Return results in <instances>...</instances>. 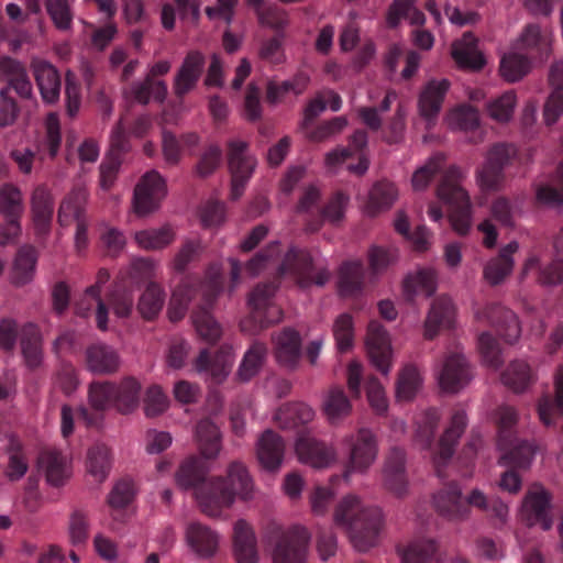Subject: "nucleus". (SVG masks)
Instances as JSON below:
<instances>
[{
	"label": "nucleus",
	"mask_w": 563,
	"mask_h": 563,
	"mask_svg": "<svg viewBox=\"0 0 563 563\" xmlns=\"http://www.w3.org/2000/svg\"><path fill=\"white\" fill-rule=\"evenodd\" d=\"M285 276H289L305 288L311 284L323 286L329 280L330 273L327 269H320L313 274L310 253L295 246L290 247L278 267L277 278L258 284L250 294L247 302L251 313L240 322L242 332L256 334L282 320L283 311L273 303V297L279 287V279Z\"/></svg>",
	"instance_id": "nucleus-1"
},
{
	"label": "nucleus",
	"mask_w": 563,
	"mask_h": 563,
	"mask_svg": "<svg viewBox=\"0 0 563 563\" xmlns=\"http://www.w3.org/2000/svg\"><path fill=\"white\" fill-rule=\"evenodd\" d=\"M207 468L199 457L187 459L176 473L177 484L185 489H195V496L201 511L210 517L221 515L223 508L230 507L235 496L250 498L253 482L246 467L240 462L229 465L228 476L206 479Z\"/></svg>",
	"instance_id": "nucleus-2"
},
{
	"label": "nucleus",
	"mask_w": 563,
	"mask_h": 563,
	"mask_svg": "<svg viewBox=\"0 0 563 563\" xmlns=\"http://www.w3.org/2000/svg\"><path fill=\"white\" fill-rule=\"evenodd\" d=\"M222 288L223 279L219 273L209 274L202 284L197 278H184L173 291L168 306L169 320H181L191 299L201 292L202 301L192 312V323L201 339L210 344L216 343L221 336V327L212 317L210 309Z\"/></svg>",
	"instance_id": "nucleus-3"
},
{
	"label": "nucleus",
	"mask_w": 563,
	"mask_h": 563,
	"mask_svg": "<svg viewBox=\"0 0 563 563\" xmlns=\"http://www.w3.org/2000/svg\"><path fill=\"white\" fill-rule=\"evenodd\" d=\"M334 521L347 531L354 548L364 552L377 543L383 517L379 508L364 506L357 496L347 495L338 505Z\"/></svg>",
	"instance_id": "nucleus-4"
},
{
	"label": "nucleus",
	"mask_w": 563,
	"mask_h": 563,
	"mask_svg": "<svg viewBox=\"0 0 563 563\" xmlns=\"http://www.w3.org/2000/svg\"><path fill=\"white\" fill-rule=\"evenodd\" d=\"M465 173L456 165L442 172L435 192L448 207L449 221L455 232L465 235L472 224V206L467 191L462 187Z\"/></svg>",
	"instance_id": "nucleus-5"
},
{
	"label": "nucleus",
	"mask_w": 563,
	"mask_h": 563,
	"mask_svg": "<svg viewBox=\"0 0 563 563\" xmlns=\"http://www.w3.org/2000/svg\"><path fill=\"white\" fill-rule=\"evenodd\" d=\"M262 539L272 551L273 563H306L310 534L305 527L285 528L269 521L263 529Z\"/></svg>",
	"instance_id": "nucleus-6"
},
{
	"label": "nucleus",
	"mask_w": 563,
	"mask_h": 563,
	"mask_svg": "<svg viewBox=\"0 0 563 563\" xmlns=\"http://www.w3.org/2000/svg\"><path fill=\"white\" fill-rule=\"evenodd\" d=\"M498 422V449L503 452L501 459L515 468H528L536 453L532 443L519 440L512 428L518 421L516 409L509 405L498 407L496 411Z\"/></svg>",
	"instance_id": "nucleus-7"
},
{
	"label": "nucleus",
	"mask_w": 563,
	"mask_h": 563,
	"mask_svg": "<svg viewBox=\"0 0 563 563\" xmlns=\"http://www.w3.org/2000/svg\"><path fill=\"white\" fill-rule=\"evenodd\" d=\"M520 163L518 148L509 143H496L486 154V161L477 172L481 186L487 190H498L506 181L508 168Z\"/></svg>",
	"instance_id": "nucleus-8"
},
{
	"label": "nucleus",
	"mask_w": 563,
	"mask_h": 563,
	"mask_svg": "<svg viewBox=\"0 0 563 563\" xmlns=\"http://www.w3.org/2000/svg\"><path fill=\"white\" fill-rule=\"evenodd\" d=\"M88 192L84 187H75L62 201L58 210V222L63 227L76 222L75 247L80 254L88 245V220L85 206Z\"/></svg>",
	"instance_id": "nucleus-9"
},
{
	"label": "nucleus",
	"mask_w": 563,
	"mask_h": 563,
	"mask_svg": "<svg viewBox=\"0 0 563 563\" xmlns=\"http://www.w3.org/2000/svg\"><path fill=\"white\" fill-rule=\"evenodd\" d=\"M227 158L231 175V199L238 200L253 176L256 159L249 153V144L241 140L228 141Z\"/></svg>",
	"instance_id": "nucleus-10"
},
{
	"label": "nucleus",
	"mask_w": 563,
	"mask_h": 563,
	"mask_svg": "<svg viewBox=\"0 0 563 563\" xmlns=\"http://www.w3.org/2000/svg\"><path fill=\"white\" fill-rule=\"evenodd\" d=\"M344 443L349 449V460L342 477L347 482L352 473H365L369 468L376 460L378 448L375 434L366 428L347 435Z\"/></svg>",
	"instance_id": "nucleus-11"
},
{
	"label": "nucleus",
	"mask_w": 563,
	"mask_h": 563,
	"mask_svg": "<svg viewBox=\"0 0 563 563\" xmlns=\"http://www.w3.org/2000/svg\"><path fill=\"white\" fill-rule=\"evenodd\" d=\"M114 383L110 380H95L88 388V401L90 408L79 407L77 417L87 427L99 428L104 419V412L114 408Z\"/></svg>",
	"instance_id": "nucleus-12"
},
{
	"label": "nucleus",
	"mask_w": 563,
	"mask_h": 563,
	"mask_svg": "<svg viewBox=\"0 0 563 563\" xmlns=\"http://www.w3.org/2000/svg\"><path fill=\"white\" fill-rule=\"evenodd\" d=\"M23 211L21 191L12 184H4L0 188V212L4 223L0 225V245L13 241L20 233V218Z\"/></svg>",
	"instance_id": "nucleus-13"
},
{
	"label": "nucleus",
	"mask_w": 563,
	"mask_h": 563,
	"mask_svg": "<svg viewBox=\"0 0 563 563\" xmlns=\"http://www.w3.org/2000/svg\"><path fill=\"white\" fill-rule=\"evenodd\" d=\"M475 317L478 321L493 327L508 344H514L520 336L521 328L518 317L498 302L487 303L476 311Z\"/></svg>",
	"instance_id": "nucleus-14"
},
{
	"label": "nucleus",
	"mask_w": 563,
	"mask_h": 563,
	"mask_svg": "<svg viewBox=\"0 0 563 563\" xmlns=\"http://www.w3.org/2000/svg\"><path fill=\"white\" fill-rule=\"evenodd\" d=\"M166 194V184L156 170L147 172L134 189L133 206L137 214L154 211Z\"/></svg>",
	"instance_id": "nucleus-15"
},
{
	"label": "nucleus",
	"mask_w": 563,
	"mask_h": 563,
	"mask_svg": "<svg viewBox=\"0 0 563 563\" xmlns=\"http://www.w3.org/2000/svg\"><path fill=\"white\" fill-rule=\"evenodd\" d=\"M433 504L441 517L453 522L467 519L472 506L468 497L463 498L461 487L455 482L449 483L434 494Z\"/></svg>",
	"instance_id": "nucleus-16"
},
{
	"label": "nucleus",
	"mask_w": 563,
	"mask_h": 563,
	"mask_svg": "<svg viewBox=\"0 0 563 563\" xmlns=\"http://www.w3.org/2000/svg\"><path fill=\"white\" fill-rule=\"evenodd\" d=\"M467 426L466 413L463 409L454 410L450 426L439 440L438 450L433 455V464L439 477H443L442 467L451 460L454 454L455 445L464 433Z\"/></svg>",
	"instance_id": "nucleus-17"
},
{
	"label": "nucleus",
	"mask_w": 563,
	"mask_h": 563,
	"mask_svg": "<svg viewBox=\"0 0 563 563\" xmlns=\"http://www.w3.org/2000/svg\"><path fill=\"white\" fill-rule=\"evenodd\" d=\"M0 78L5 82L1 89L12 90L23 100L34 98L33 85L25 65L11 56L0 57Z\"/></svg>",
	"instance_id": "nucleus-18"
},
{
	"label": "nucleus",
	"mask_w": 563,
	"mask_h": 563,
	"mask_svg": "<svg viewBox=\"0 0 563 563\" xmlns=\"http://www.w3.org/2000/svg\"><path fill=\"white\" fill-rule=\"evenodd\" d=\"M273 352L276 362L289 369L297 367L302 355V339L300 333L286 327L272 336Z\"/></svg>",
	"instance_id": "nucleus-19"
},
{
	"label": "nucleus",
	"mask_w": 563,
	"mask_h": 563,
	"mask_svg": "<svg viewBox=\"0 0 563 563\" xmlns=\"http://www.w3.org/2000/svg\"><path fill=\"white\" fill-rule=\"evenodd\" d=\"M205 65L206 58L202 53L199 51L187 53L173 82V90L178 99H183L197 87Z\"/></svg>",
	"instance_id": "nucleus-20"
},
{
	"label": "nucleus",
	"mask_w": 563,
	"mask_h": 563,
	"mask_svg": "<svg viewBox=\"0 0 563 563\" xmlns=\"http://www.w3.org/2000/svg\"><path fill=\"white\" fill-rule=\"evenodd\" d=\"M366 349L372 364L383 375L390 369V340L387 331L378 321H371L367 328Z\"/></svg>",
	"instance_id": "nucleus-21"
},
{
	"label": "nucleus",
	"mask_w": 563,
	"mask_h": 563,
	"mask_svg": "<svg viewBox=\"0 0 563 563\" xmlns=\"http://www.w3.org/2000/svg\"><path fill=\"white\" fill-rule=\"evenodd\" d=\"M471 369L460 352L449 353L439 373V384L444 391L456 393L471 380Z\"/></svg>",
	"instance_id": "nucleus-22"
},
{
	"label": "nucleus",
	"mask_w": 563,
	"mask_h": 563,
	"mask_svg": "<svg viewBox=\"0 0 563 563\" xmlns=\"http://www.w3.org/2000/svg\"><path fill=\"white\" fill-rule=\"evenodd\" d=\"M31 69L42 101L47 106L56 104L60 97L62 79L54 65L44 59H33Z\"/></svg>",
	"instance_id": "nucleus-23"
},
{
	"label": "nucleus",
	"mask_w": 563,
	"mask_h": 563,
	"mask_svg": "<svg viewBox=\"0 0 563 563\" xmlns=\"http://www.w3.org/2000/svg\"><path fill=\"white\" fill-rule=\"evenodd\" d=\"M296 452L301 462L314 468L327 467L335 460L334 449L309 433L299 435L296 441Z\"/></svg>",
	"instance_id": "nucleus-24"
},
{
	"label": "nucleus",
	"mask_w": 563,
	"mask_h": 563,
	"mask_svg": "<svg viewBox=\"0 0 563 563\" xmlns=\"http://www.w3.org/2000/svg\"><path fill=\"white\" fill-rule=\"evenodd\" d=\"M455 318V307L448 296L437 297L430 307L424 321V338L432 340L443 329L453 325Z\"/></svg>",
	"instance_id": "nucleus-25"
},
{
	"label": "nucleus",
	"mask_w": 563,
	"mask_h": 563,
	"mask_svg": "<svg viewBox=\"0 0 563 563\" xmlns=\"http://www.w3.org/2000/svg\"><path fill=\"white\" fill-rule=\"evenodd\" d=\"M86 368L96 375H111L120 367V356L110 345L93 343L85 351Z\"/></svg>",
	"instance_id": "nucleus-26"
},
{
	"label": "nucleus",
	"mask_w": 563,
	"mask_h": 563,
	"mask_svg": "<svg viewBox=\"0 0 563 563\" xmlns=\"http://www.w3.org/2000/svg\"><path fill=\"white\" fill-rule=\"evenodd\" d=\"M232 362V347L222 345L213 356L208 350H202L196 360L195 367L200 373L210 374L213 383L220 384L227 377Z\"/></svg>",
	"instance_id": "nucleus-27"
},
{
	"label": "nucleus",
	"mask_w": 563,
	"mask_h": 563,
	"mask_svg": "<svg viewBox=\"0 0 563 563\" xmlns=\"http://www.w3.org/2000/svg\"><path fill=\"white\" fill-rule=\"evenodd\" d=\"M384 484L397 496L407 492L406 452L402 449L393 448L389 451L384 467Z\"/></svg>",
	"instance_id": "nucleus-28"
},
{
	"label": "nucleus",
	"mask_w": 563,
	"mask_h": 563,
	"mask_svg": "<svg viewBox=\"0 0 563 563\" xmlns=\"http://www.w3.org/2000/svg\"><path fill=\"white\" fill-rule=\"evenodd\" d=\"M449 88L450 81L448 79H432L422 89L418 107L420 115L428 122V128L437 119Z\"/></svg>",
	"instance_id": "nucleus-29"
},
{
	"label": "nucleus",
	"mask_w": 563,
	"mask_h": 563,
	"mask_svg": "<svg viewBox=\"0 0 563 563\" xmlns=\"http://www.w3.org/2000/svg\"><path fill=\"white\" fill-rule=\"evenodd\" d=\"M550 500L549 493L542 487L536 486L527 494L523 503L529 523H539L544 531L552 527V518L549 515Z\"/></svg>",
	"instance_id": "nucleus-30"
},
{
	"label": "nucleus",
	"mask_w": 563,
	"mask_h": 563,
	"mask_svg": "<svg viewBox=\"0 0 563 563\" xmlns=\"http://www.w3.org/2000/svg\"><path fill=\"white\" fill-rule=\"evenodd\" d=\"M285 443L274 431L266 430L257 441L256 455L267 471L277 470L284 459Z\"/></svg>",
	"instance_id": "nucleus-31"
},
{
	"label": "nucleus",
	"mask_w": 563,
	"mask_h": 563,
	"mask_svg": "<svg viewBox=\"0 0 563 563\" xmlns=\"http://www.w3.org/2000/svg\"><path fill=\"white\" fill-rule=\"evenodd\" d=\"M186 541L196 554L210 558L218 549L219 538L210 527L195 521L187 526Z\"/></svg>",
	"instance_id": "nucleus-32"
},
{
	"label": "nucleus",
	"mask_w": 563,
	"mask_h": 563,
	"mask_svg": "<svg viewBox=\"0 0 563 563\" xmlns=\"http://www.w3.org/2000/svg\"><path fill=\"white\" fill-rule=\"evenodd\" d=\"M452 57L463 68L477 70L485 65V58L477 49V38L471 32L453 44Z\"/></svg>",
	"instance_id": "nucleus-33"
},
{
	"label": "nucleus",
	"mask_w": 563,
	"mask_h": 563,
	"mask_svg": "<svg viewBox=\"0 0 563 563\" xmlns=\"http://www.w3.org/2000/svg\"><path fill=\"white\" fill-rule=\"evenodd\" d=\"M518 243L512 241L504 246L498 255L484 267V277L490 285L500 284L512 271V255L518 251Z\"/></svg>",
	"instance_id": "nucleus-34"
},
{
	"label": "nucleus",
	"mask_w": 563,
	"mask_h": 563,
	"mask_svg": "<svg viewBox=\"0 0 563 563\" xmlns=\"http://www.w3.org/2000/svg\"><path fill=\"white\" fill-rule=\"evenodd\" d=\"M349 203V196L342 191L334 192L316 218L307 221V230L317 232L322 227L323 222L336 224L341 222L345 214V208Z\"/></svg>",
	"instance_id": "nucleus-35"
},
{
	"label": "nucleus",
	"mask_w": 563,
	"mask_h": 563,
	"mask_svg": "<svg viewBox=\"0 0 563 563\" xmlns=\"http://www.w3.org/2000/svg\"><path fill=\"white\" fill-rule=\"evenodd\" d=\"M538 415L544 426H551L563 415V367L555 375V396L543 395L538 402Z\"/></svg>",
	"instance_id": "nucleus-36"
},
{
	"label": "nucleus",
	"mask_w": 563,
	"mask_h": 563,
	"mask_svg": "<svg viewBox=\"0 0 563 563\" xmlns=\"http://www.w3.org/2000/svg\"><path fill=\"white\" fill-rule=\"evenodd\" d=\"M234 554L238 563H257L258 560L254 532L244 520L234 526Z\"/></svg>",
	"instance_id": "nucleus-37"
},
{
	"label": "nucleus",
	"mask_w": 563,
	"mask_h": 563,
	"mask_svg": "<svg viewBox=\"0 0 563 563\" xmlns=\"http://www.w3.org/2000/svg\"><path fill=\"white\" fill-rule=\"evenodd\" d=\"M517 48L527 51L532 57L543 60L549 57L551 52L550 37L541 32L539 25L529 24L520 35Z\"/></svg>",
	"instance_id": "nucleus-38"
},
{
	"label": "nucleus",
	"mask_w": 563,
	"mask_h": 563,
	"mask_svg": "<svg viewBox=\"0 0 563 563\" xmlns=\"http://www.w3.org/2000/svg\"><path fill=\"white\" fill-rule=\"evenodd\" d=\"M32 211L36 232L46 234L48 232L54 212V203L49 191L38 186L32 195Z\"/></svg>",
	"instance_id": "nucleus-39"
},
{
	"label": "nucleus",
	"mask_w": 563,
	"mask_h": 563,
	"mask_svg": "<svg viewBox=\"0 0 563 563\" xmlns=\"http://www.w3.org/2000/svg\"><path fill=\"white\" fill-rule=\"evenodd\" d=\"M38 465L44 470L47 482L60 486L69 477L66 457L56 450H44L40 453Z\"/></svg>",
	"instance_id": "nucleus-40"
},
{
	"label": "nucleus",
	"mask_w": 563,
	"mask_h": 563,
	"mask_svg": "<svg viewBox=\"0 0 563 563\" xmlns=\"http://www.w3.org/2000/svg\"><path fill=\"white\" fill-rule=\"evenodd\" d=\"M114 409L122 413L133 412L140 404L141 384L134 377H124L120 383H114Z\"/></svg>",
	"instance_id": "nucleus-41"
},
{
	"label": "nucleus",
	"mask_w": 563,
	"mask_h": 563,
	"mask_svg": "<svg viewBox=\"0 0 563 563\" xmlns=\"http://www.w3.org/2000/svg\"><path fill=\"white\" fill-rule=\"evenodd\" d=\"M364 266L361 262H344L339 272V292L342 297L358 295L364 286Z\"/></svg>",
	"instance_id": "nucleus-42"
},
{
	"label": "nucleus",
	"mask_w": 563,
	"mask_h": 563,
	"mask_svg": "<svg viewBox=\"0 0 563 563\" xmlns=\"http://www.w3.org/2000/svg\"><path fill=\"white\" fill-rule=\"evenodd\" d=\"M314 417L312 408L303 402L283 405L275 413V420L283 429H292L307 424Z\"/></svg>",
	"instance_id": "nucleus-43"
},
{
	"label": "nucleus",
	"mask_w": 563,
	"mask_h": 563,
	"mask_svg": "<svg viewBox=\"0 0 563 563\" xmlns=\"http://www.w3.org/2000/svg\"><path fill=\"white\" fill-rule=\"evenodd\" d=\"M62 145V133L58 114L49 112L45 119V134L37 142V155L41 159L46 156L55 158Z\"/></svg>",
	"instance_id": "nucleus-44"
},
{
	"label": "nucleus",
	"mask_w": 563,
	"mask_h": 563,
	"mask_svg": "<svg viewBox=\"0 0 563 563\" xmlns=\"http://www.w3.org/2000/svg\"><path fill=\"white\" fill-rule=\"evenodd\" d=\"M195 438L200 453L206 459H213L221 448L218 427L210 419H202L196 426Z\"/></svg>",
	"instance_id": "nucleus-45"
},
{
	"label": "nucleus",
	"mask_w": 563,
	"mask_h": 563,
	"mask_svg": "<svg viewBox=\"0 0 563 563\" xmlns=\"http://www.w3.org/2000/svg\"><path fill=\"white\" fill-rule=\"evenodd\" d=\"M398 196L396 186L387 180H380L372 187L366 211L369 216H376L378 212L389 209Z\"/></svg>",
	"instance_id": "nucleus-46"
},
{
	"label": "nucleus",
	"mask_w": 563,
	"mask_h": 563,
	"mask_svg": "<svg viewBox=\"0 0 563 563\" xmlns=\"http://www.w3.org/2000/svg\"><path fill=\"white\" fill-rule=\"evenodd\" d=\"M437 289V274L433 269L422 268L404 280V292L407 300H412L418 294L430 297Z\"/></svg>",
	"instance_id": "nucleus-47"
},
{
	"label": "nucleus",
	"mask_w": 563,
	"mask_h": 563,
	"mask_svg": "<svg viewBox=\"0 0 563 563\" xmlns=\"http://www.w3.org/2000/svg\"><path fill=\"white\" fill-rule=\"evenodd\" d=\"M468 503L494 520L495 527H501L507 520L508 506L498 498L488 499L479 489L472 490Z\"/></svg>",
	"instance_id": "nucleus-48"
},
{
	"label": "nucleus",
	"mask_w": 563,
	"mask_h": 563,
	"mask_svg": "<svg viewBox=\"0 0 563 563\" xmlns=\"http://www.w3.org/2000/svg\"><path fill=\"white\" fill-rule=\"evenodd\" d=\"M352 411V405L341 387L329 390L323 401V412L331 424H338Z\"/></svg>",
	"instance_id": "nucleus-49"
},
{
	"label": "nucleus",
	"mask_w": 563,
	"mask_h": 563,
	"mask_svg": "<svg viewBox=\"0 0 563 563\" xmlns=\"http://www.w3.org/2000/svg\"><path fill=\"white\" fill-rule=\"evenodd\" d=\"M267 356V346L261 342H254L245 352L240 364L238 375L242 382L252 379L263 366Z\"/></svg>",
	"instance_id": "nucleus-50"
},
{
	"label": "nucleus",
	"mask_w": 563,
	"mask_h": 563,
	"mask_svg": "<svg viewBox=\"0 0 563 563\" xmlns=\"http://www.w3.org/2000/svg\"><path fill=\"white\" fill-rule=\"evenodd\" d=\"M164 303V289L155 283H150L140 297L137 309L144 319L151 321L158 316Z\"/></svg>",
	"instance_id": "nucleus-51"
},
{
	"label": "nucleus",
	"mask_w": 563,
	"mask_h": 563,
	"mask_svg": "<svg viewBox=\"0 0 563 563\" xmlns=\"http://www.w3.org/2000/svg\"><path fill=\"white\" fill-rule=\"evenodd\" d=\"M37 263V252L33 246L20 247L14 261L13 280L16 285L29 283L34 274Z\"/></svg>",
	"instance_id": "nucleus-52"
},
{
	"label": "nucleus",
	"mask_w": 563,
	"mask_h": 563,
	"mask_svg": "<svg viewBox=\"0 0 563 563\" xmlns=\"http://www.w3.org/2000/svg\"><path fill=\"white\" fill-rule=\"evenodd\" d=\"M530 366L523 361L511 362L501 374L504 385L515 393H522L532 383Z\"/></svg>",
	"instance_id": "nucleus-53"
},
{
	"label": "nucleus",
	"mask_w": 563,
	"mask_h": 563,
	"mask_svg": "<svg viewBox=\"0 0 563 563\" xmlns=\"http://www.w3.org/2000/svg\"><path fill=\"white\" fill-rule=\"evenodd\" d=\"M437 551V544L431 539H419L408 545L398 548L402 563H428Z\"/></svg>",
	"instance_id": "nucleus-54"
},
{
	"label": "nucleus",
	"mask_w": 563,
	"mask_h": 563,
	"mask_svg": "<svg viewBox=\"0 0 563 563\" xmlns=\"http://www.w3.org/2000/svg\"><path fill=\"white\" fill-rule=\"evenodd\" d=\"M110 279V274L107 269L101 268L98 271L97 280L93 285L89 286L85 291L86 299H92L97 302L96 321L97 327L101 331L108 329V307L100 297L101 287Z\"/></svg>",
	"instance_id": "nucleus-55"
},
{
	"label": "nucleus",
	"mask_w": 563,
	"mask_h": 563,
	"mask_svg": "<svg viewBox=\"0 0 563 563\" xmlns=\"http://www.w3.org/2000/svg\"><path fill=\"white\" fill-rule=\"evenodd\" d=\"M89 473L98 482H103L111 468V455L110 450L104 444H96L88 451L87 462Z\"/></svg>",
	"instance_id": "nucleus-56"
},
{
	"label": "nucleus",
	"mask_w": 563,
	"mask_h": 563,
	"mask_svg": "<svg viewBox=\"0 0 563 563\" xmlns=\"http://www.w3.org/2000/svg\"><path fill=\"white\" fill-rule=\"evenodd\" d=\"M367 133L364 130H357L350 137L349 146L338 147L329 152L325 156L328 166H336L353 156L354 153H361L367 146Z\"/></svg>",
	"instance_id": "nucleus-57"
},
{
	"label": "nucleus",
	"mask_w": 563,
	"mask_h": 563,
	"mask_svg": "<svg viewBox=\"0 0 563 563\" xmlns=\"http://www.w3.org/2000/svg\"><path fill=\"white\" fill-rule=\"evenodd\" d=\"M445 163V156L442 153L432 155L428 162L419 167L412 175L411 184L415 190H424L432 181L434 176L442 172Z\"/></svg>",
	"instance_id": "nucleus-58"
},
{
	"label": "nucleus",
	"mask_w": 563,
	"mask_h": 563,
	"mask_svg": "<svg viewBox=\"0 0 563 563\" xmlns=\"http://www.w3.org/2000/svg\"><path fill=\"white\" fill-rule=\"evenodd\" d=\"M44 3L48 16L58 31L71 30L74 12L68 0H44Z\"/></svg>",
	"instance_id": "nucleus-59"
},
{
	"label": "nucleus",
	"mask_w": 563,
	"mask_h": 563,
	"mask_svg": "<svg viewBox=\"0 0 563 563\" xmlns=\"http://www.w3.org/2000/svg\"><path fill=\"white\" fill-rule=\"evenodd\" d=\"M8 453L7 476L10 481H19L26 473L29 465L23 453L22 443L13 435L9 438Z\"/></svg>",
	"instance_id": "nucleus-60"
},
{
	"label": "nucleus",
	"mask_w": 563,
	"mask_h": 563,
	"mask_svg": "<svg viewBox=\"0 0 563 563\" xmlns=\"http://www.w3.org/2000/svg\"><path fill=\"white\" fill-rule=\"evenodd\" d=\"M530 70L529 59L520 53H510L500 60V74L510 82L520 80Z\"/></svg>",
	"instance_id": "nucleus-61"
},
{
	"label": "nucleus",
	"mask_w": 563,
	"mask_h": 563,
	"mask_svg": "<svg viewBox=\"0 0 563 563\" xmlns=\"http://www.w3.org/2000/svg\"><path fill=\"white\" fill-rule=\"evenodd\" d=\"M554 181L556 186H538L536 197L539 203L552 207L563 205V161L556 168Z\"/></svg>",
	"instance_id": "nucleus-62"
},
{
	"label": "nucleus",
	"mask_w": 563,
	"mask_h": 563,
	"mask_svg": "<svg viewBox=\"0 0 563 563\" xmlns=\"http://www.w3.org/2000/svg\"><path fill=\"white\" fill-rule=\"evenodd\" d=\"M135 240L143 249L158 250L172 243L174 240V232L168 227L143 230L135 233Z\"/></svg>",
	"instance_id": "nucleus-63"
},
{
	"label": "nucleus",
	"mask_w": 563,
	"mask_h": 563,
	"mask_svg": "<svg viewBox=\"0 0 563 563\" xmlns=\"http://www.w3.org/2000/svg\"><path fill=\"white\" fill-rule=\"evenodd\" d=\"M222 162V150L218 144H209L201 153L196 166L197 176L205 178L212 175Z\"/></svg>",
	"instance_id": "nucleus-64"
}]
</instances>
